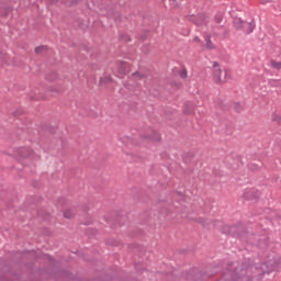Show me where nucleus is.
Returning a JSON list of instances; mask_svg holds the SVG:
<instances>
[{"label":"nucleus","instance_id":"f257e3e1","mask_svg":"<svg viewBox=\"0 0 281 281\" xmlns=\"http://www.w3.org/2000/svg\"><path fill=\"white\" fill-rule=\"evenodd\" d=\"M229 78H232V76L228 70H223L218 63L213 64V80L216 85H225Z\"/></svg>","mask_w":281,"mask_h":281},{"label":"nucleus","instance_id":"9b49d317","mask_svg":"<svg viewBox=\"0 0 281 281\" xmlns=\"http://www.w3.org/2000/svg\"><path fill=\"white\" fill-rule=\"evenodd\" d=\"M180 77H181V78H188V71L182 70V71L180 72Z\"/></svg>","mask_w":281,"mask_h":281},{"label":"nucleus","instance_id":"7ed1b4c3","mask_svg":"<svg viewBox=\"0 0 281 281\" xmlns=\"http://www.w3.org/2000/svg\"><path fill=\"white\" fill-rule=\"evenodd\" d=\"M258 198H260V191L256 189H248L243 193V199L246 201H256Z\"/></svg>","mask_w":281,"mask_h":281},{"label":"nucleus","instance_id":"2eb2a0df","mask_svg":"<svg viewBox=\"0 0 281 281\" xmlns=\"http://www.w3.org/2000/svg\"><path fill=\"white\" fill-rule=\"evenodd\" d=\"M194 42H195V43H199V37H195V38H194Z\"/></svg>","mask_w":281,"mask_h":281},{"label":"nucleus","instance_id":"20e7f679","mask_svg":"<svg viewBox=\"0 0 281 281\" xmlns=\"http://www.w3.org/2000/svg\"><path fill=\"white\" fill-rule=\"evenodd\" d=\"M77 214L76 207L71 206V207H67L64 210V218H75Z\"/></svg>","mask_w":281,"mask_h":281},{"label":"nucleus","instance_id":"39448f33","mask_svg":"<svg viewBox=\"0 0 281 281\" xmlns=\"http://www.w3.org/2000/svg\"><path fill=\"white\" fill-rule=\"evenodd\" d=\"M127 69H128V64L120 63L117 65V74H119L117 76H119V78H122V76H124V74H126Z\"/></svg>","mask_w":281,"mask_h":281},{"label":"nucleus","instance_id":"9d476101","mask_svg":"<svg viewBox=\"0 0 281 281\" xmlns=\"http://www.w3.org/2000/svg\"><path fill=\"white\" fill-rule=\"evenodd\" d=\"M150 139H151V142H159V139H161V137L156 132H153V137Z\"/></svg>","mask_w":281,"mask_h":281},{"label":"nucleus","instance_id":"f8f14e48","mask_svg":"<svg viewBox=\"0 0 281 281\" xmlns=\"http://www.w3.org/2000/svg\"><path fill=\"white\" fill-rule=\"evenodd\" d=\"M43 49H45V46L37 47V48L35 49V52H36L37 54H41V52H43Z\"/></svg>","mask_w":281,"mask_h":281},{"label":"nucleus","instance_id":"ddd939ff","mask_svg":"<svg viewBox=\"0 0 281 281\" xmlns=\"http://www.w3.org/2000/svg\"><path fill=\"white\" fill-rule=\"evenodd\" d=\"M261 3L265 5L267 3H271V0H261Z\"/></svg>","mask_w":281,"mask_h":281},{"label":"nucleus","instance_id":"f03ea898","mask_svg":"<svg viewBox=\"0 0 281 281\" xmlns=\"http://www.w3.org/2000/svg\"><path fill=\"white\" fill-rule=\"evenodd\" d=\"M234 25H235V27H237V30H244V32H246V34H251V32H254V27H255L254 23L245 22L240 19H235Z\"/></svg>","mask_w":281,"mask_h":281},{"label":"nucleus","instance_id":"6e6552de","mask_svg":"<svg viewBox=\"0 0 281 281\" xmlns=\"http://www.w3.org/2000/svg\"><path fill=\"white\" fill-rule=\"evenodd\" d=\"M31 151H27V149H21L20 150V158L25 159V157H30Z\"/></svg>","mask_w":281,"mask_h":281},{"label":"nucleus","instance_id":"423d86ee","mask_svg":"<svg viewBox=\"0 0 281 281\" xmlns=\"http://www.w3.org/2000/svg\"><path fill=\"white\" fill-rule=\"evenodd\" d=\"M10 12H12V9L9 8V9H4L2 5H0V14L2 16H8V14H10Z\"/></svg>","mask_w":281,"mask_h":281},{"label":"nucleus","instance_id":"1a4fd4ad","mask_svg":"<svg viewBox=\"0 0 281 281\" xmlns=\"http://www.w3.org/2000/svg\"><path fill=\"white\" fill-rule=\"evenodd\" d=\"M206 48H207V49H215V48H216V45H214V44L212 43V41L207 40V41H206Z\"/></svg>","mask_w":281,"mask_h":281},{"label":"nucleus","instance_id":"4468645a","mask_svg":"<svg viewBox=\"0 0 281 281\" xmlns=\"http://www.w3.org/2000/svg\"><path fill=\"white\" fill-rule=\"evenodd\" d=\"M266 268H267V265H262V269L265 273H267V270H265Z\"/></svg>","mask_w":281,"mask_h":281},{"label":"nucleus","instance_id":"0eeeda50","mask_svg":"<svg viewBox=\"0 0 281 281\" xmlns=\"http://www.w3.org/2000/svg\"><path fill=\"white\" fill-rule=\"evenodd\" d=\"M271 122H276V124H281V115L280 114H272Z\"/></svg>","mask_w":281,"mask_h":281}]
</instances>
